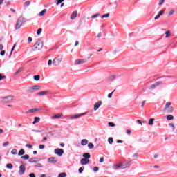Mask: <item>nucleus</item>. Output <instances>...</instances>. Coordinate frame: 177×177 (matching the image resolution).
<instances>
[{
	"instance_id": "f257e3e1",
	"label": "nucleus",
	"mask_w": 177,
	"mask_h": 177,
	"mask_svg": "<svg viewBox=\"0 0 177 177\" xmlns=\"http://www.w3.org/2000/svg\"><path fill=\"white\" fill-rule=\"evenodd\" d=\"M172 102H168L165 104L163 111L167 114H172L174 113V106H171Z\"/></svg>"
},
{
	"instance_id": "f03ea898",
	"label": "nucleus",
	"mask_w": 177,
	"mask_h": 177,
	"mask_svg": "<svg viewBox=\"0 0 177 177\" xmlns=\"http://www.w3.org/2000/svg\"><path fill=\"white\" fill-rule=\"evenodd\" d=\"M44 48V41L41 39H38L33 46V50H41Z\"/></svg>"
},
{
	"instance_id": "7ed1b4c3",
	"label": "nucleus",
	"mask_w": 177,
	"mask_h": 177,
	"mask_svg": "<svg viewBox=\"0 0 177 177\" xmlns=\"http://www.w3.org/2000/svg\"><path fill=\"white\" fill-rule=\"evenodd\" d=\"M23 23H26V19L24 17H19L17 21L15 29L19 30L23 26Z\"/></svg>"
},
{
	"instance_id": "20e7f679",
	"label": "nucleus",
	"mask_w": 177,
	"mask_h": 177,
	"mask_svg": "<svg viewBox=\"0 0 177 177\" xmlns=\"http://www.w3.org/2000/svg\"><path fill=\"white\" fill-rule=\"evenodd\" d=\"M129 164H131V162H128L125 165L121 162L118 165H115V166H113V169H125V168H128V167H129Z\"/></svg>"
},
{
	"instance_id": "39448f33",
	"label": "nucleus",
	"mask_w": 177,
	"mask_h": 177,
	"mask_svg": "<svg viewBox=\"0 0 177 177\" xmlns=\"http://www.w3.org/2000/svg\"><path fill=\"white\" fill-rule=\"evenodd\" d=\"M62 57H57L54 58L53 61V66H55V67H57V66H60V63H62Z\"/></svg>"
},
{
	"instance_id": "423d86ee",
	"label": "nucleus",
	"mask_w": 177,
	"mask_h": 177,
	"mask_svg": "<svg viewBox=\"0 0 177 177\" xmlns=\"http://www.w3.org/2000/svg\"><path fill=\"white\" fill-rule=\"evenodd\" d=\"M55 154L57 156H59V157H62L63 154H64V150L60 149V148H57L54 151Z\"/></svg>"
},
{
	"instance_id": "0eeeda50",
	"label": "nucleus",
	"mask_w": 177,
	"mask_h": 177,
	"mask_svg": "<svg viewBox=\"0 0 177 177\" xmlns=\"http://www.w3.org/2000/svg\"><path fill=\"white\" fill-rule=\"evenodd\" d=\"M86 112L83 113H80V114L71 115L69 116V118L71 120H77V118H80V117H82V115H86Z\"/></svg>"
},
{
	"instance_id": "6e6552de",
	"label": "nucleus",
	"mask_w": 177,
	"mask_h": 177,
	"mask_svg": "<svg viewBox=\"0 0 177 177\" xmlns=\"http://www.w3.org/2000/svg\"><path fill=\"white\" fill-rule=\"evenodd\" d=\"M86 62H88L86 59H76L75 61V65L78 66L79 64H84V63H86Z\"/></svg>"
},
{
	"instance_id": "1a4fd4ad",
	"label": "nucleus",
	"mask_w": 177,
	"mask_h": 177,
	"mask_svg": "<svg viewBox=\"0 0 177 177\" xmlns=\"http://www.w3.org/2000/svg\"><path fill=\"white\" fill-rule=\"evenodd\" d=\"M39 89H41V86H39L38 85H35V86L30 87L28 92L30 93H32V92H34V91H39Z\"/></svg>"
},
{
	"instance_id": "9d476101",
	"label": "nucleus",
	"mask_w": 177,
	"mask_h": 177,
	"mask_svg": "<svg viewBox=\"0 0 177 177\" xmlns=\"http://www.w3.org/2000/svg\"><path fill=\"white\" fill-rule=\"evenodd\" d=\"M4 103H10L13 100V96L10 95L3 98Z\"/></svg>"
},
{
	"instance_id": "9b49d317",
	"label": "nucleus",
	"mask_w": 177,
	"mask_h": 177,
	"mask_svg": "<svg viewBox=\"0 0 177 177\" xmlns=\"http://www.w3.org/2000/svg\"><path fill=\"white\" fill-rule=\"evenodd\" d=\"M25 172H26V166H24L23 165L19 166V175H24Z\"/></svg>"
},
{
	"instance_id": "f8f14e48",
	"label": "nucleus",
	"mask_w": 177,
	"mask_h": 177,
	"mask_svg": "<svg viewBox=\"0 0 177 177\" xmlns=\"http://www.w3.org/2000/svg\"><path fill=\"white\" fill-rule=\"evenodd\" d=\"M47 95H49V91H44L37 93V96H46Z\"/></svg>"
},
{
	"instance_id": "ddd939ff",
	"label": "nucleus",
	"mask_w": 177,
	"mask_h": 177,
	"mask_svg": "<svg viewBox=\"0 0 177 177\" xmlns=\"http://www.w3.org/2000/svg\"><path fill=\"white\" fill-rule=\"evenodd\" d=\"M39 111V109H38V108H33V109L28 110L26 112V114H31L32 113H35V111Z\"/></svg>"
},
{
	"instance_id": "4468645a",
	"label": "nucleus",
	"mask_w": 177,
	"mask_h": 177,
	"mask_svg": "<svg viewBox=\"0 0 177 177\" xmlns=\"http://www.w3.org/2000/svg\"><path fill=\"white\" fill-rule=\"evenodd\" d=\"M80 164L81 165H86L87 164H89V159L82 158L80 160Z\"/></svg>"
},
{
	"instance_id": "2eb2a0df",
	"label": "nucleus",
	"mask_w": 177,
	"mask_h": 177,
	"mask_svg": "<svg viewBox=\"0 0 177 177\" xmlns=\"http://www.w3.org/2000/svg\"><path fill=\"white\" fill-rule=\"evenodd\" d=\"M48 162L50 164H56L57 162V160H56V158L51 157L48 159Z\"/></svg>"
},
{
	"instance_id": "dca6fc26",
	"label": "nucleus",
	"mask_w": 177,
	"mask_h": 177,
	"mask_svg": "<svg viewBox=\"0 0 177 177\" xmlns=\"http://www.w3.org/2000/svg\"><path fill=\"white\" fill-rule=\"evenodd\" d=\"M35 160H38L37 161H41V159L38 158H32L28 160V162H30L32 164H37V161Z\"/></svg>"
},
{
	"instance_id": "f3484780",
	"label": "nucleus",
	"mask_w": 177,
	"mask_h": 177,
	"mask_svg": "<svg viewBox=\"0 0 177 177\" xmlns=\"http://www.w3.org/2000/svg\"><path fill=\"white\" fill-rule=\"evenodd\" d=\"M102 106V101H98L94 104V111H96Z\"/></svg>"
},
{
	"instance_id": "a211bd4d",
	"label": "nucleus",
	"mask_w": 177,
	"mask_h": 177,
	"mask_svg": "<svg viewBox=\"0 0 177 177\" xmlns=\"http://www.w3.org/2000/svg\"><path fill=\"white\" fill-rule=\"evenodd\" d=\"M77 11H73V12L71 15L70 19L71 20H74L75 17H77Z\"/></svg>"
},
{
	"instance_id": "6ab92c4d",
	"label": "nucleus",
	"mask_w": 177,
	"mask_h": 177,
	"mask_svg": "<svg viewBox=\"0 0 177 177\" xmlns=\"http://www.w3.org/2000/svg\"><path fill=\"white\" fill-rule=\"evenodd\" d=\"M83 157L84 158H85L86 160H89V158H91V153H84L83 154Z\"/></svg>"
},
{
	"instance_id": "aec40b11",
	"label": "nucleus",
	"mask_w": 177,
	"mask_h": 177,
	"mask_svg": "<svg viewBox=\"0 0 177 177\" xmlns=\"http://www.w3.org/2000/svg\"><path fill=\"white\" fill-rule=\"evenodd\" d=\"M81 145H82V146H86V145H88V140L82 139L81 140Z\"/></svg>"
},
{
	"instance_id": "412c9836",
	"label": "nucleus",
	"mask_w": 177,
	"mask_h": 177,
	"mask_svg": "<svg viewBox=\"0 0 177 177\" xmlns=\"http://www.w3.org/2000/svg\"><path fill=\"white\" fill-rule=\"evenodd\" d=\"M60 117H63V114L59 113V114H55L53 116V118L54 119H58L60 118Z\"/></svg>"
},
{
	"instance_id": "4be33fe9",
	"label": "nucleus",
	"mask_w": 177,
	"mask_h": 177,
	"mask_svg": "<svg viewBox=\"0 0 177 177\" xmlns=\"http://www.w3.org/2000/svg\"><path fill=\"white\" fill-rule=\"evenodd\" d=\"M39 121H41V118H39V117H35V120L32 122V124H35L38 123Z\"/></svg>"
},
{
	"instance_id": "5701e85b",
	"label": "nucleus",
	"mask_w": 177,
	"mask_h": 177,
	"mask_svg": "<svg viewBox=\"0 0 177 177\" xmlns=\"http://www.w3.org/2000/svg\"><path fill=\"white\" fill-rule=\"evenodd\" d=\"M46 13V9L43 10L39 13V16L41 17L42 16H45V14Z\"/></svg>"
},
{
	"instance_id": "b1692460",
	"label": "nucleus",
	"mask_w": 177,
	"mask_h": 177,
	"mask_svg": "<svg viewBox=\"0 0 177 177\" xmlns=\"http://www.w3.org/2000/svg\"><path fill=\"white\" fill-rule=\"evenodd\" d=\"M166 118H167V121H171V120H174V115H167Z\"/></svg>"
},
{
	"instance_id": "393cba45",
	"label": "nucleus",
	"mask_w": 177,
	"mask_h": 177,
	"mask_svg": "<svg viewBox=\"0 0 177 177\" xmlns=\"http://www.w3.org/2000/svg\"><path fill=\"white\" fill-rule=\"evenodd\" d=\"M26 151H24V149H21L19 150V153H18V156H24V154H25Z\"/></svg>"
},
{
	"instance_id": "a878e982",
	"label": "nucleus",
	"mask_w": 177,
	"mask_h": 177,
	"mask_svg": "<svg viewBox=\"0 0 177 177\" xmlns=\"http://www.w3.org/2000/svg\"><path fill=\"white\" fill-rule=\"evenodd\" d=\"M21 158H22L23 160H28L30 158V156H28V154H26L24 156H22Z\"/></svg>"
},
{
	"instance_id": "bb28decb",
	"label": "nucleus",
	"mask_w": 177,
	"mask_h": 177,
	"mask_svg": "<svg viewBox=\"0 0 177 177\" xmlns=\"http://www.w3.org/2000/svg\"><path fill=\"white\" fill-rule=\"evenodd\" d=\"M108 142L109 143V145H113L114 140L113 139V137H110L108 138Z\"/></svg>"
},
{
	"instance_id": "cd10ccee",
	"label": "nucleus",
	"mask_w": 177,
	"mask_h": 177,
	"mask_svg": "<svg viewBox=\"0 0 177 177\" xmlns=\"http://www.w3.org/2000/svg\"><path fill=\"white\" fill-rule=\"evenodd\" d=\"M33 78L35 81H39V79L41 78V76L39 75L33 76Z\"/></svg>"
},
{
	"instance_id": "c85d7f7f",
	"label": "nucleus",
	"mask_w": 177,
	"mask_h": 177,
	"mask_svg": "<svg viewBox=\"0 0 177 177\" xmlns=\"http://www.w3.org/2000/svg\"><path fill=\"white\" fill-rule=\"evenodd\" d=\"M15 48H16V44L13 45V46H12V48L11 49V52L10 53L9 58H10L12 57V53L15 50Z\"/></svg>"
},
{
	"instance_id": "c756f323",
	"label": "nucleus",
	"mask_w": 177,
	"mask_h": 177,
	"mask_svg": "<svg viewBox=\"0 0 177 177\" xmlns=\"http://www.w3.org/2000/svg\"><path fill=\"white\" fill-rule=\"evenodd\" d=\"M154 124V118H150L149 121V125H153Z\"/></svg>"
},
{
	"instance_id": "7c9ffc66",
	"label": "nucleus",
	"mask_w": 177,
	"mask_h": 177,
	"mask_svg": "<svg viewBox=\"0 0 177 177\" xmlns=\"http://www.w3.org/2000/svg\"><path fill=\"white\" fill-rule=\"evenodd\" d=\"M6 168H8V169H12V168H13V165L11 163H8L6 165Z\"/></svg>"
},
{
	"instance_id": "2f4dec72",
	"label": "nucleus",
	"mask_w": 177,
	"mask_h": 177,
	"mask_svg": "<svg viewBox=\"0 0 177 177\" xmlns=\"http://www.w3.org/2000/svg\"><path fill=\"white\" fill-rule=\"evenodd\" d=\"M66 176H67V174L66 172L60 173L58 175V177H66Z\"/></svg>"
},
{
	"instance_id": "473e14b6",
	"label": "nucleus",
	"mask_w": 177,
	"mask_h": 177,
	"mask_svg": "<svg viewBox=\"0 0 177 177\" xmlns=\"http://www.w3.org/2000/svg\"><path fill=\"white\" fill-rule=\"evenodd\" d=\"M88 149H93V147H95V145H93V143L90 142L88 144Z\"/></svg>"
},
{
	"instance_id": "72a5a7b5",
	"label": "nucleus",
	"mask_w": 177,
	"mask_h": 177,
	"mask_svg": "<svg viewBox=\"0 0 177 177\" xmlns=\"http://www.w3.org/2000/svg\"><path fill=\"white\" fill-rule=\"evenodd\" d=\"M165 38H168L169 37H171V31L168 30L167 32H165Z\"/></svg>"
},
{
	"instance_id": "f704fd0d",
	"label": "nucleus",
	"mask_w": 177,
	"mask_h": 177,
	"mask_svg": "<svg viewBox=\"0 0 177 177\" xmlns=\"http://www.w3.org/2000/svg\"><path fill=\"white\" fill-rule=\"evenodd\" d=\"M35 168H42V164L41 163H37L36 165H35Z\"/></svg>"
},
{
	"instance_id": "c9c22d12",
	"label": "nucleus",
	"mask_w": 177,
	"mask_h": 177,
	"mask_svg": "<svg viewBox=\"0 0 177 177\" xmlns=\"http://www.w3.org/2000/svg\"><path fill=\"white\" fill-rule=\"evenodd\" d=\"M21 71H23V68H19L18 69V71L15 73V76L17 75V74H19V73H21Z\"/></svg>"
},
{
	"instance_id": "e433bc0d",
	"label": "nucleus",
	"mask_w": 177,
	"mask_h": 177,
	"mask_svg": "<svg viewBox=\"0 0 177 177\" xmlns=\"http://www.w3.org/2000/svg\"><path fill=\"white\" fill-rule=\"evenodd\" d=\"M11 153L13 154L14 156H16L17 154V149H14L11 151Z\"/></svg>"
},
{
	"instance_id": "4c0bfd02",
	"label": "nucleus",
	"mask_w": 177,
	"mask_h": 177,
	"mask_svg": "<svg viewBox=\"0 0 177 177\" xmlns=\"http://www.w3.org/2000/svg\"><path fill=\"white\" fill-rule=\"evenodd\" d=\"M156 86H160V85H162L164 84V82L160 81V82H156Z\"/></svg>"
},
{
	"instance_id": "58836bf2",
	"label": "nucleus",
	"mask_w": 177,
	"mask_h": 177,
	"mask_svg": "<svg viewBox=\"0 0 177 177\" xmlns=\"http://www.w3.org/2000/svg\"><path fill=\"white\" fill-rule=\"evenodd\" d=\"M114 92H115V90H113L111 93L108 94V97H109V99H111V97H113V94L114 93Z\"/></svg>"
},
{
	"instance_id": "ea45409f",
	"label": "nucleus",
	"mask_w": 177,
	"mask_h": 177,
	"mask_svg": "<svg viewBox=\"0 0 177 177\" xmlns=\"http://www.w3.org/2000/svg\"><path fill=\"white\" fill-rule=\"evenodd\" d=\"M84 169H85V167H84L79 168V174H82V172H84Z\"/></svg>"
},
{
	"instance_id": "a19ab883",
	"label": "nucleus",
	"mask_w": 177,
	"mask_h": 177,
	"mask_svg": "<svg viewBox=\"0 0 177 177\" xmlns=\"http://www.w3.org/2000/svg\"><path fill=\"white\" fill-rule=\"evenodd\" d=\"M110 17V14L107 13L101 17V19H104Z\"/></svg>"
},
{
	"instance_id": "79ce46f5",
	"label": "nucleus",
	"mask_w": 177,
	"mask_h": 177,
	"mask_svg": "<svg viewBox=\"0 0 177 177\" xmlns=\"http://www.w3.org/2000/svg\"><path fill=\"white\" fill-rule=\"evenodd\" d=\"M117 77V76L115 75H112L109 77V81H114V80H115V78Z\"/></svg>"
},
{
	"instance_id": "37998d69",
	"label": "nucleus",
	"mask_w": 177,
	"mask_h": 177,
	"mask_svg": "<svg viewBox=\"0 0 177 177\" xmlns=\"http://www.w3.org/2000/svg\"><path fill=\"white\" fill-rule=\"evenodd\" d=\"M100 16V14L97 13L91 16V19H96V17H99Z\"/></svg>"
},
{
	"instance_id": "c03bdc74",
	"label": "nucleus",
	"mask_w": 177,
	"mask_h": 177,
	"mask_svg": "<svg viewBox=\"0 0 177 177\" xmlns=\"http://www.w3.org/2000/svg\"><path fill=\"white\" fill-rule=\"evenodd\" d=\"M156 88H157L156 83L150 86V89H156Z\"/></svg>"
},
{
	"instance_id": "a18cd8bd",
	"label": "nucleus",
	"mask_w": 177,
	"mask_h": 177,
	"mask_svg": "<svg viewBox=\"0 0 177 177\" xmlns=\"http://www.w3.org/2000/svg\"><path fill=\"white\" fill-rule=\"evenodd\" d=\"M108 125L109 127H115V124L111 122H108Z\"/></svg>"
},
{
	"instance_id": "49530a36",
	"label": "nucleus",
	"mask_w": 177,
	"mask_h": 177,
	"mask_svg": "<svg viewBox=\"0 0 177 177\" xmlns=\"http://www.w3.org/2000/svg\"><path fill=\"white\" fill-rule=\"evenodd\" d=\"M169 127H171L173 131H175V125H174V123H169Z\"/></svg>"
},
{
	"instance_id": "de8ad7c7",
	"label": "nucleus",
	"mask_w": 177,
	"mask_h": 177,
	"mask_svg": "<svg viewBox=\"0 0 177 177\" xmlns=\"http://www.w3.org/2000/svg\"><path fill=\"white\" fill-rule=\"evenodd\" d=\"M174 13H175V10H171L169 12V16H172V15H174Z\"/></svg>"
},
{
	"instance_id": "09e8293b",
	"label": "nucleus",
	"mask_w": 177,
	"mask_h": 177,
	"mask_svg": "<svg viewBox=\"0 0 177 177\" xmlns=\"http://www.w3.org/2000/svg\"><path fill=\"white\" fill-rule=\"evenodd\" d=\"M42 32V28H39L37 31V35H39V34H41Z\"/></svg>"
},
{
	"instance_id": "8fccbe9b",
	"label": "nucleus",
	"mask_w": 177,
	"mask_h": 177,
	"mask_svg": "<svg viewBox=\"0 0 177 177\" xmlns=\"http://www.w3.org/2000/svg\"><path fill=\"white\" fill-rule=\"evenodd\" d=\"M39 149H40V150H42V149H45V145H39Z\"/></svg>"
},
{
	"instance_id": "3c124183",
	"label": "nucleus",
	"mask_w": 177,
	"mask_h": 177,
	"mask_svg": "<svg viewBox=\"0 0 177 177\" xmlns=\"http://www.w3.org/2000/svg\"><path fill=\"white\" fill-rule=\"evenodd\" d=\"M26 147H28V149H32V145L31 144H26Z\"/></svg>"
},
{
	"instance_id": "603ef678",
	"label": "nucleus",
	"mask_w": 177,
	"mask_h": 177,
	"mask_svg": "<svg viewBox=\"0 0 177 177\" xmlns=\"http://www.w3.org/2000/svg\"><path fill=\"white\" fill-rule=\"evenodd\" d=\"M3 147H6V146H9V141H6L3 144Z\"/></svg>"
},
{
	"instance_id": "864d4df0",
	"label": "nucleus",
	"mask_w": 177,
	"mask_h": 177,
	"mask_svg": "<svg viewBox=\"0 0 177 177\" xmlns=\"http://www.w3.org/2000/svg\"><path fill=\"white\" fill-rule=\"evenodd\" d=\"M164 2H165V0H160L158 5L159 6H161V5H162V3H164Z\"/></svg>"
},
{
	"instance_id": "5fc2aeb1",
	"label": "nucleus",
	"mask_w": 177,
	"mask_h": 177,
	"mask_svg": "<svg viewBox=\"0 0 177 177\" xmlns=\"http://www.w3.org/2000/svg\"><path fill=\"white\" fill-rule=\"evenodd\" d=\"M32 132H36L37 133H38L42 132L43 131H42V130H35V129H32Z\"/></svg>"
},
{
	"instance_id": "6e6d98bb",
	"label": "nucleus",
	"mask_w": 177,
	"mask_h": 177,
	"mask_svg": "<svg viewBox=\"0 0 177 177\" xmlns=\"http://www.w3.org/2000/svg\"><path fill=\"white\" fill-rule=\"evenodd\" d=\"M28 44H30V42H32V37H29L28 38Z\"/></svg>"
},
{
	"instance_id": "4d7b16f0",
	"label": "nucleus",
	"mask_w": 177,
	"mask_h": 177,
	"mask_svg": "<svg viewBox=\"0 0 177 177\" xmlns=\"http://www.w3.org/2000/svg\"><path fill=\"white\" fill-rule=\"evenodd\" d=\"M52 63H53V62L52 61V59H49L48 61V66H52Z\"/></svg>"
},
{
	"instance_id": "13d9d810",
	"label": "nucleus",
	"mask_w": 177,
	"mask_h": 177,
	"mask_svg": "<svg viewBox=\"0 0 177 177\" xmlns=\"http://www.w3.org/2000/svg\"><path fill=\"white\" fill-rule=\"evenodd\" d=\"M64 0H57V5H60V3H62V2H64Z\"/></svg>"
},
{
	"instance_id": "bf43d9fd",
	"label": "nucleus",
	"mask_w": 177,
	"mask_h": 177,
	"mask_svg": "<svg viewBox=\"0 0 177 177\" xmlns=\"http://www.w3.org/2000/svg\"><path fill=\"white\" fill-rule=\"evenodd\" d=\"M6 78V76L2 75V74L0 73V81H2V80Z\"/></svg>"
},
{
	"instance_id": "052dcab7",
	"label": "nucleus",
	"mask_w": 177,
	"mask_h": 177,
	"mask_svg": "<svg viewBox=\"0 0 177 177\" xmlns=\"http://www.w3.org/2000/svg\"><path fill=\"white\" fill-rule=\"evenodd\" d=\"M93 171H94V172H97V171H99V167H93Z\"/></svg>"
},
{
	"instance_id": "680f3d73",
	"label": "nucleus",
	"mask_w": 177,
	"mask_h": 177,
	"mask_svg": "<svg viewBox=\"0 0 177 177\" xmlns=\"http://www.w3.org/2000/svg\"><path fill=\"white\" fill-rule=\"evenodd\" d=\"M30 3H31V2H30V1H28L25 2L26 6H30Z\"/></svg>"
},
{
	"instance_id": "e2e57ef3",
	"label": "nucleus",
	"mask_w": 177,
	"mask_h": 177,
	"mask_svg": "<svg viewBox=\"0 0 177 177\" xmlns=\"http://www.w3.org/2000/svg\"><path fill=\"white\" fill-rule=\"evenodd\" d=\"M5 53H6V51H5V50H1V51L0 52L1 56H5Z\"/></svg>"
},
{
	"instance_id": "0e129e2a",
	"label": "nucleus",
	"mask_w": 177,
	"mask_h": 177,
	"mask_svg": "<svg viewBox=\"0 0 177 177\" xmlns=\"http://www.w3.org/2000/svg\"><path fill=\"white\" fill-rule=\"evenodd\" d=\"M161 17V15H160L159 14L157 15V16L155 17V20H158V18Z\"/></svg>"
},
{
	"instance_id": "69168bd1",
	"label": "nucleus",
	"mask_w": 177,
	"mask_h": 177,
	"mask_svg": "<svg viewBox=\"0 0 177 177\" xmlns=\"http://www.w3.org/2000/svg\"><path fill=\"white\" fill-rule=\"evenodd\" d=\"M29 177H35V174H34V173H30V174H29Z\"/></svg>"
},
{
	"instance_id": "338daca9",
	"label": "nucleus",
	"mask_w": 177,
	"mask_h": 177,
	"mask_svg": "<svg viewBox=\"0 0 177 177\" xmlns=\"http://www.w3.org/2000/svg\"><path fill=\"white\" fill-rule=\"evenodd\" d=\"M104 161V158L102 157L100 158V162L102 163Z\"/></svg>"
},
{
	"instance_id": "774afa93",
	"label": "nucleus",
	"mask_w": 177,
	"mask_h": 177,
	"mask_svg": "<svg viewBox=\"0 0 177 177\" xmlns=\"http://www.w3.org/2000/svg\"><path fill=\"white\" fill-rule=\"evenodd\" d=\"M159 15H160V16H162V15H164V10L160 11Z\"/></svg>"
}]
</instances>
